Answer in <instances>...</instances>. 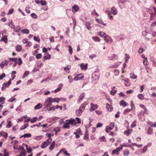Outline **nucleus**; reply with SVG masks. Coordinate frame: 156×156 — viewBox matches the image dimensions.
<instances>
[{
	"mask_svg": "<svg viewBox=\"0 0 156 156\" xmlns=\"http://www.w3.org/2000/svg\"><path fill=\"white\" fill-rule=\"evenodd\" d=\"M152 8L154 10V13L152 12L151 14V16L150 17V20L151 21H153L155 20L153 19V17L154 16H156V7L154 6H153Z\"/></svg>",
	"mask_w": 156,
	"mask_h": 156,
	"instance_id": "f257e3e1",
	"label": "nucleus"
},
{
	"mask_svg": "<svg viewBox=\"0 0 156 156\" xmlns=\"http://www.w3.org/2000/svg\"><path fill=\"white\" fill-rule=\"evenodd\" d=\"M66 123L68 125H69V124H71V125H76V122L74 119H70L69 120H67L66 121Z\"/></svg>",
	"mask_w": 156,
	"mask_h": 156,
	"instance_id": "f03ea898",
	"label": "nucleus"
},
{
	"mask_svg": "<svg viewBox=\"0 0 156 156\" xmlns=\"http://www.w3.org/2000/svg\"><path fill=\"white\" fill-rule=\"evenodd\" d=\"M66 123L68 125H69V124H71V125H76V122L74 119H70L69 120H67L66 121Z\"/></svg>",
	"mask_w": 156,
	"mask_h": 156,
	"instance_id": "7ed1b4c3",
	"label": "nucleus"
},
{
	"mask_svg": "<svg viewBox=\"0 0 156 156\" xmlns=\"http://www.w3.org/2000/svg\"><path fill=\"white\" fill-rule=\"evenodd\" d=\"M60 101V99L59 98H52L51 97H50L48 98V101H51L52 102H56L57 103H58L59 101Z\"/></svg>",
	"mask_w": 156,
	"mask_h": 156,
	"instance_id": "20e7f679",
	"label": "nucleus"
},
{
	"mask_svg": "<svg viewBox=\"0 0 156 156\" xmlns=\"http://www.w3.org/2000/svg\"><path fill=\"white\" fill-rule=\"evenodd\" d=\"M91 108L90 109V112L95 110L98 108V106L97 104H93V103L90 104Z\"/></svg>",
	"mask_w": 156,
	"mask_h": 156,
	"instance_id": "39448f33",
	"label": "nucleus"
},
{
	"mask_svg": "<svg viewBox=\"0 0 156 156\" xmlns=\"http://www.w3.org/2000/svg\"><path fill=\"white\" fill-rule=\"evenodd\" d=\"M111 13L113 14L114 15L117 14V9L114 7L113 6L111 8Z\"/></svg>",
	"mask_w": 156,
	"mask_h": 156,
	"instance_id": "423d86ee",
	"label": "nucleus"
},
{
	"mask_svg": "<svg viewBox=\"0 0 156 156\" xmlns=\"http://www.w3.org/2000/svg\"><path fill=\"white\" fill-rule=\"evenodd\" d=\"M8 64V62L7 61L5 60L2 62L0 64V67L1 69L3 68L5 66H7Z\"/></svg>",
	"mask_w": 156,
	"mask_h": 156,
	"instance_id": "0eeeda50",
	"label": "nucleus"
},
{
	"mask_svg": "<svg viewBox=\"0 0 156 156\" xmlns=\"http://www.w3.org/2000/svg\"><path fill=\"white\" fill-rule=\"evenodd\" d=\"M147 133L148 134H151L153 133V129L151 126L149 127L147 130Z\"/></svg>",
	"mask_w": 156,
	"mask_h": 156,
	"instance_id": "6e6552de",
	"label": "nucleus"
},
{
	"mask_svg": "<svg viewBox=\"0 0 156 156\" xmlns=\"http://www.w3.org/2000/svg\"><path fill=\"white\" fill-rule=\"evenodd\" d=\"M87 64L85 65L84 63H82L81 64L80 66L81 69L82 70H86L87 69Z\"/></svg>",
	"mask_w": 156,
	"mask_h": 156,
	"instance_id": "1a4fd4ad",
	"label": "nucleus"
},
{
	"mask_svg": "<svg viewBox=\"0 0 156 156\" xmlns=\"http://www.w3.org/2000/svg\"><path fill=\"white\" fill-rule=\"evenodd\" d=\"M8 134L4 131H1L0 132V137L2 136L6 138L8 137Z\"/></svg>",
	"mask_w": 156,
	"mask_h": 156,
	"instance_id": "9d476101",
	"label": "nucleus"
},
{
	"mask_svg": "<svg viewBox=\"0 0 156 156\" xmlns=\"http://www.w3.org/2000/svg\"><path fill=\"white\" fill-rule=\"evenodd\" d=\"M144 113H145L144 112H140L138 114V117L140 118V119L142 121H143V119H142V118L141 116H143L144 117ZM143 120H144V119H143Z\"/></svg>",
	"mask_w": 156,
	"mask_h": 156,
	"instance_id": "9b49d317",
	"label": "nucleus"
},
{
	"mask_svg": "<svg viewBox=\"0 0 156 156\" xmlns=\"http://www.w3.org/2000/svg\"><path fill=\"white\" fill-rule=\"evenodd\" d=\"M79 6L77 5H74L72 7V10L73 12H76L79 10Z\"/></svg>",
	"mask_w": 156,
	"mask_h": 156,
	"instance_id": "f8f14e48",
	"label": "nucleus"
},
{
	"mask_svg": "<svg viewBox=\"0 0 156 156\" xmlns=\"http://www.w3.org/2000/svg\"><path fill=\"white\" fill-rule=\"evenodd\" d=\"M51 55L48 53H47L44 54L43 57L44 60L49 59L50 58Z\"/></svg>",
	"mask_w": 156,
	"mask_h": 156,
	"instance_id": "ddd939ff",
	"label": "nucleus"
},
{
	"mask_svg": "<svg viewBox=\"0 0 156 156\" xmlns=\"http://www.w3.org/2000/svg\"><path fill=\"white\" fill-rule=\"evenodd\" d=\"M132 131L133 130L132 129H128L125 131L124 132V133L128 136L132 133Z\"/></svg>",
	"mask_w": 156,
	"mask_h": 156,
	"instance_id": "4468645a",
	"label": "nucleus"
},
{
	"mask_svg": "<svg viewBox=\"0 0 156 156\" xmlns=\"http://www.w3.org/2000/svg\"><path fill=\"white\" fill-rule=\"evenodd\" d=\"M48 98L46 100V102H45V103L46 104V107H50L52 105V102L51 101H48Z\"/></svg>",
	"mask_w": 156,
	"mask_h": 156,
	"instance_id": "2eb2a0df",
	"label": "nucleus"
},
{
	"mask_svg": "<svg viewBox=\"0 0 156 156\" xmlns=\"http://www.w3.org/2000/svg\"><path fill=\"white\" fill-rule=\"evenodd\" d=\"M84 97V93H82L79 96V99L78 101V102H80L81 101H82Z\"/></svg>",
	"mask_w": 156,
	"mask_h": 156,
	"instance_id": "dca6fc26",
	"label": "nucleus"
},
{
	"mask_svg": "<svg viewBox=\"0 0 156 156\" xmlns=\"http://www.w3.org/2000/svg\"><path fill=\"white\" fill-rule=\"evenodd\" d=\"M22 48V46L20 45H17L16 47V49L18 52L20 51Z\"/></svg>",
	"mask_w": 156,
	"mask_h": 156,
	"instance_id": "f3484780",
	"label": "nucleus"
},
{
	"mask_svg": "<svg viewBox=\"0 0 156 156\" xmlns=\"http://www.w3.org/2000/svg\"><path fill=\"white\" fill-rule=\"evenodd\" d=\"M112 106L109 105L108 103L106 104V109L107 110L109 111H111L112 109Z\"/></svg>",
	"mask_w": 156,
	"mask_h": 156,
	"instance_id": "a211bd4d",
	"label": "nucleus"
},
{
	"mask_svg": "<svg viewBox=\"0 0 156 156\" xmlns=\"http://www.w3.org/2000/svg\"><path fill=\"white\" fill-rule=\"evenodd\" d=\"M63 86V84L62 83H60L59 85V87L57 89L54 90L55 93H56L58 91H59L61 89L62 87Z\"/></svg>",
	"mask_w": 156,
	"mask_h": 156,
	"instance_id": "6ab92c4d",
	"label": "nucleus"
},
{
	"mask_svg": "<svg viewBox=\"0 0 156 156\" xmlns=\"http://www.w3.org/2000/svg\"><path fill=\"white\" fill-rule=\"evenodd\" d=\"M86 26L87 28V29L89 30H90L91 29V27L90 26V24L89 22L87 21L86 22V23H85Z\"/></svg>",
	"mask_w": 156,
	"mask_h": 156,
	"instance_id": "aec40b11",
	"label": "nucleus"
},
{
	"mask_svg": "<svg viewBox=\"0 0 156 156\" xmlns=\"http://www.w3.org/2000/svg\"><path fill=\"white\" fill-rule=\"evenodd\" d=\"M105 12L108 15V16H109V19L111 20H112L113 19V16L111 15V13L110 11H105Z\"/></svg>",
	"mask_w": 156,
	"mask_h": 156,
	"instance_id": "412c9836",
	"label": "nucleus"
},
{
	"mask_svg": "<svg viewBox=\"0 0 156 156\" xmlns=\"http://www.w3.org/2000/svg\"><path fill=\"white\" fill-rule=\"evenodd\" d=\"M82 112H83L79 109L76 110V115L78 116H80L81 115Z\"/></svg>",
	"mask_w": 156,
	"mask_h": 156,
	"instance_id": "4be33fe9",
	"label": "nucleus"
},
{
	"mask_svg": "<svg viewBox=\"0 0 156 156\" xmlns=\"http://www.w3.org/2000/svg\"><path fill=\"white\" fill-rule=\"evenodd\" d=\"M85 104L84 103H83L80 105L79 109L83 112L85 109Z\"/></svg>",
	"mask_w": 156,
	"mask_h": 156,
	"instance_id": "5701e85b",
	"label": "nucleus"
},
{
	"mask_svg": "<svg viewBox=\"0 0 156 156\" xmlns=\"http://www.w3.org/2000/svg\"><path fill=\"white\" fill-rule=\"evenodd\" d=\"M120 105L125 107L126 105V103L124 100H121L119 102Z\"/></svg>",
	"mask_w": 156,
	"mask_h": 156,
	"instance_id": "b1692460",
	"label": "nucleus"
},
{
	"mask_svg": "<svg viewBox=\"0 0 156 156\" xmlns=\"http://www.w3.org/2000/svg\"><path fill=\"white\" fill-rule=\"evenodd\" d=\"M48 145H49V144H48L46 142L44 141L42 144L41 147L42 148H44L46 147Z\"/></svg>",
	"mask_w": 156,
	"mask_h": 156,
	"instance_id": "393cba45",
	"label": "nucleus"
},
{
	"mask_svg": "<svg viewBox=\"0 0 156 156\" xmlns=\"http://www.w3.org/2000/svg\"><path fill=\"white\" fill-rule=\"evenodd\" d=\"M42 106V105L40 103H38L37 105H36L34 107L35 109H38L41 108Z\"/></svg>",
	"mask_w": 156,
	"mask_h": 156,
	"instance_id": "a878e982",
	"label": "nucleus"
},
{
	"mask_svg": "<svg viewBox=\"0 0 156 156\" xmlns=\"http://www.w3.org/2000/svg\"><path fill=\"white\" fill-rule=\"evenodd\" d=\"M135 154L138 155H140L142 154L141 152V149H139L136 151L135 152Z\"/></svg>",
	"mask_w": 156,
	"mask_h": 156,
	"instance_id": "bb28decb",
	"label": "nucleus"
},
{
	"mask_svg": "<svg viewBox=\"0 0 156 156\" xmlns=\"http://www.w3.org/2000/svg\"><path fill=\"white\" fill-rule=\"evenodd\" d=\"M139 106L144 109V113H146L147 112V109L145 105L142 104H140Z\"/></svg>",
	"mask_w": 156,
	"mask_h": 156,
	"instance_id": "cd10ccee",
	"label": "nucleus"
},
{
	"mask_svg": "<svg viewBox=\"0 0 156 156\" xmlns=\"http://www.w3.org/2000/svg\"><path fill=\"white\" fill-rule=\"evenodd\" d=\"M21 32L23 33L28 34L29 33V30L27 29H24L22 30Z\"/></svg>",
	"mask_w": 156,
	"mask_h": 156,
	"instance_id": "c85d7f7f",
	"label": "nucleus"
},
{
	"mask_svg": "<svg viewBox=\"0 0 156 156\" xmlns=\"http://www.w3.org/2000/svg\"><path fill=\"white\" fill-rule=\"evenodd\" d=\"M147 146H145L143 148V149H141V152L142 154L145 153L147 151Z\"/></svg>",
	"mask_w": 156,
	"mask_h": 156,
	"instance_id": "c756f323",
	"label": "nucleus"
},
{
	"mask_svg": "<svg viewBox=\"0 0 156 156\" xmlns=\"http://www.w3.org/2000/svg\"><path fill=\"white\" fill-rule=\"evenodd\" d=\"M109 127L110 130H112L113 129L115 126V123L113 122H111L109 125Z\"/></svg>",
	"mask_w": 156,
	"mask_h": 156,
	"instance_id": "7c9ffc66",
	"label": "nucleus"
},
{
	"mask_svg": "<svg viewBox=\"0 0 156 156\" xmlns=\"http://www.w3.org/2000/svg\"><path fill=\"white\" fill-rule=\"evenodd\" d=\"M96 20L98 23L101 24L103 25L104 26H106V24L105 23H104L103 22L102 20H98V19H96Z\"/></svg>",
	"mask_w": 156,
	"mask_h": 156,
	"instance_id": "2f4dec72",
	"label": "nucleus"
},
{
	"mask_svg": "<svg viewBox=\"0 0 156 156\" xmlns=\"http://www.w3.org/2000/svg\"><path fill=\"white\" fill-rule=\"evenodd\" d=\"M8 87L9 86H8L7 83H4L3 84L2 87L1 89L2 90H5V88Z\"/></svg>",
	"mask_w": 156,
	"mask_h": 156,
	"instance_id": "473e14b6",
	"label": "nucleus"
},
{
	"mask_svg": "<svg viewBox=\"0 0 156 156\" xmlns=\"http://www.w3.org/2000/svg\"><path fill=\"white\" fill-rule=\"evenodd\" d=\"M55 141H53L51 143L50 146L49 148L51 150H52L54 147L55 145Z\"/></svg>",
	"mask_w": 156,
	"mask_h": 156,
	"instance_id": "72a5a7b5",
	"label": "nucleus"
},
{
	"mask_svg": "<svg viewBox=\"0 0 156 156\" xmlns=\"http://www.w3.org/2000/svg\"><path fill=\"white\" fill-rule=\"evenodd\" d=\"M130 77L133 79H136L137 76L134 73H131L130 74Z\"/></svg>",
	"mask_w": 156,
	"mask_h": 156,
	"instance_id": "f704fd0d",
	"label": "nucleus"
},
{
	"mask_svg": "<svg viewBox=\"0 0 156 156\" xmlns=\"http://www.w3.org/2000/svg\"><path fill=\"white\" fill-rule=\"evenodd\" d=\"M93 39L95 41L99 42L100 41V39L98 37H93Z\"/></svg>",
	"mask_w": 156,
	"mask_h": 156,
	"instance_id": "c9c22d12",
	"label": "nucleus"
},
{
	"mask_svg": "<svg viewBox=\"0 0 156 156\" xmlns=\"http://www.w3.org/2000/svg\"><path fill=\"white\" fill-rule=\"evenodd\" d=\"M84 76H82L80 77L79 76H76L74 78V80L75 81H77L79 80H81L83 78Z\"/></svg>",
	"mask_w": 156,
	"mask_h": 156,
	"instance_id": "e433bc0d",
	"label": "nucleus"
},
{
	"mask_svg": "<svg viewBox=\"0 0 156 156\" xmlns=\"http://www.w3.org/2000/svg\"><path fill=\"white\" fill-rule=\"evenodd\" d=\"M104 40L106 41V42H108L110 41L111 39V38L109 37L106 36L104 37Z\"/></svg>",
	"mask_w": 156,
	"mask_h": 156,
	"instance_id": "4c0bfd02",
	"label": "nucleus"
},
{
	"mask_svg": "<svg viewBox=\"0 0 156 156\" xmlns=\"http://www.w3.org/2000/svg\"><path fill=\"white\" fill-rule=\"evenodd\" d=\"M143 63L144 65H147L148 64V62L147 58H144L143 60Z\"/></svg>",
	"mask_w": 156,
	"mask_h": 156,
	"instance_id": "58836bf2",
	"label": "nucleus"
},
{
	"mask_svg": "<svg viewBox=\"0 0 156 156\" xmlns=\"http://www.w3.org/2000/svg\"><path fill=\"white\" fill-rule=\"evenodd\" d=\"M99 35L101 37H104V38L106 36L105 34L103 32H100L99 33Z\"/></svg>",
	"mask_w": 156,
	"mask_h": 156,
	"instance_id": "ea45409f",
	"label": "nucleus"
},
{
	"mask_svg": "<svg viewBox=\"0 0 156 156\" xmlns=\"http://www.w3.org/2000/svg\"><path fill=\"white\" fill-rule=\"evenodd\" d=\"M138 98L142 100L144 99V96L142 94H140L137 96Z\"/></svg>",
	"mask_w": 156,
	"mask_h": 156,
	"instance_id": "a19ab883",
	"label": "nucleus"
},
{
	"mask_svg": "<svg viewBox=\"0 0 156 156\" xmlns=\"http://www.w3.org/2000/svg\"><path fill=\"white\" fill-rule=\"evenodd\" d=\"M12 126V124L11 121H9L7 124L6 126V127L7 128H9L11 127Z\"/></svg>",
	"mask_w": 156,
	"mask_h": 156,
	"instance_id": "79ce46f5",
	"label": "nucleus"
},
{
	"mask_svg": "<svg viewBox=\"0 0 156 156\" xmlns=\"http://www.w3.org/2000/svg\"><path fill=\"white\" fill-rule=\"evenodd\" d=\"M136 120H135L133 122H132V124L131 125V127L132 128H134L136 127Z\"/></svg>",
	"mask_w": 156,
	"mask_h": 156,
	"instance_id": "37998d69",
	"label": "nucleus"
},
{
	"mask_svg": "<svg viewBox=\"0 0 156 156\" xmlns=\"http://www.w3.org/2000/svg\"><path fill=\"white\" fill-rule=\"evenodd\" d=\"M29 73V71H26L25 73H24V75H23V76H22V78H25L26 76H27L28 75Z\"/></svg>",
	"mask_w": 156,
	"mask_h": 156,
	"instance_id": "c03bdc74",
	"label": "nucleus"
},
{
	"mask_svg": "<svg viewBox=\"0 0 156 156\" xmlns=\"http://www.w3.org/2000/svg\"><path fill=\"white\" fill-rule=\"evenodd\" d=\"M129 154V152L128 150H125L124 152V155L125 156H128Z\"/></svg>",
	"mask_w": 156,
	"mask_h": 156,
	"instance_id": "a18cd8bd",
	"label": "nucleus"
},
{
	"mask_svg": "<svg viewBox=\"0 0 156 156\" xmlns=\"http://www.w3.org/2000/svg\"><path fill=\"white\" fill-rule=\"evenodd\" d=\"M37 119V118L36 117H34L32 119L30 120V122L32 123H34L36 122Z\"/></svg>",
	"mask_w": 156,
	"mask_h": 156,
	"instance_id": "49530a36",
	"label": "nucleus"
},
{
	"mask_svg": "<svg viewBox=\"0 0 156 156\" xmlns=\"http://www.w3.org/2000/svg\"><path fill=\"white\" fill-rule=\"evenodd\" d=\"M30 16L32 18L35 19H37V16L36 15V14L34 13H32L31 14Z\"/></svg>",
	"mask_w": 156,
	"mask_h": 156,
	"instance_id": "de8ad7c7",
	"label": "nucleus"
},
{
	"mask_svg": "<svg viewBox=\"0 0 156 156\" xmlns=\"http://www.w3.org/2000/svg\"><path fill=\"white\" fill-rule=\"evenodd\" d=\"M40 2L42 5H45L47 3L46 2L45 0H41Z\"/></svg>",
	"mask_w": 156,
	"mask_h": 156,
	"instance_id": "09e8293b",
	"label": "nucleus"
},
{
	"mask_svg": "<svg viewBox=\"0 0 156 156\" xmlns=\"http://www.w3.org/2000/svg\"><path fill=\"white\" fill-rule=\"evenodd\" d=\"M119 73V71L118 69H115L114 71V73L115 76H117Z\"/></svg>",
	"mask_w": 156,
	"mask_h": 156,
	"instance_id": "8fccbe9b",
	"label": "nucleus"
},
{
	"mask_svg": "<svg viewBox=\"0 0 156 156\" xmlns=\"http://www.w3.org/2000/svg\"><path fill=\"white\" fill-rule=\"evenodd\" d=\"M34 39L36 41H37L39 43L40 42V39L38 37H36V36H34Z\"/></svg>",
	"mask_w": 156,
	"mask_h": 156,
	"instance_id": "3c124183",
	"label": "nucleus"
},
{
	"mask_svg": "<svg viewBox=\"0 0 156 156\" xmlns=\"http://www.w3.org/2000/svg\"><path fill=\"white\" fill-rule=\"evenodd\" d=\"M20 154L21 155V156H22L23 155H25V150H22L21 151H20Z\"/></svg>",
	"mask_w": 156,
	"mask_h": 156,
	"instance_id": "603ef678",
	"label": "nucleus"
},
{
	"mask_svg": "<svg viewBox=\"0 0 156 156\" xmlns=\"http://www.w3.org/2000/svg\"><path fill=\"white\" fill-rule=\"evenodd\" d=\"M116 90L115 89H112L111 91V94L112 95H114L116 93Z\"/></svg>",
	"mask_w": 156,
	"mask_h": 156,
	"instance_id": "864d4df0",
	"label": "nucleus"
},
{
	"mask_svg": "<svg viewBox=\"0 0 156 156\" xmlns=\"http://www.w3.org/2000/svg\"><path fill=\"white\" fill-rule=\"evenodd\" d=\"M9 26L12 29L15 28V26L12 21L9 24Z\"/></svg>",
	"mask_w": 156,
	"mask_h": 156,
	"instance_id": "5fc2aeb1",
	"label": "nucleus"
},
{
	"mask_svg": "<svg viewBox=\"0 0 156 156\" xmlns=\"http://www.w3.org/2000/svg\"><path fill=\"white\" fill-rule=\"evenodd\" d=\"M52 140V139L51 138H49L46 141V142L48 144H49V145H50V143L51 142Z\"/></svg>",
	"mask_w": 156,
	"mask_h": 156,
	"instance_id": "6e6d98bb",
	"label": "nucleus"
},
{
	"mask_svg": "<svg viewBox=\"0 0 156 156\" xmlns=\"http://www.w3.org/2000/svg\"><path fill=\"white\" fill-rule=\"evenodd\" d=\"M9 59L10 60H12L13 61L15 62H17V61L18 60V59L17 58H10Z\"/></svg>",
	"mask_w": 156,
	"mask_h": 156,
	"instance_id": "4d7b16f0",
	"label": "nucleus"
},
{
	"mask_svg": "<svg viewBox=\"0 0 156 156\" xmlns=\"http://www.w3.org/2000/svg\"><path fill=\"white\" fill-rule=\"evenodd\" d=\"M42 57V55L41 54H38L36 55V58L37 59L41 58Z\"/></svg>",
	"mask_w": 156,
	"mask_h": 156,
	"instance_id": "13d9d810",
	"label": "nucleus"
},
{
	"mask_svg": "<svg viewBox=\"0 0 156 156\" xmlns=\"http://www.w3.org/2000/svg\"><path fill=\"white\" fill-rule=\"evenodd\" d=\"M131 109H126L125 110H124L123 112V113L125 114H126L127 113L129 112L131 110Z\"/></svg>",
	"mask_w": 156,
	"mask_h": 156,
	"instance_id": "bf43d9fd",
	"label": "nucleus"
},
{
	"mask_svg": "<svg viewBox=\"0 0 156 156\" xmlns=\"http://www.w3.org/2000/svg\"><path fill=\"white\" fill-rule=\"evenodd\" d=\"M69 48V52L70 55H71L73 53L72 49L70 45L68 46Z\"/></svg>",
	"mask_w": 156,
	"mask_h": 156,
	"instance_id": "052dcab7",
	"label": "nucleus"
},
{
	"mask_svg": "<svg viewBox=\"0 0 156 156\" xmlns=\"http://www.w3.org/2000/svg\"><path fill=\"white\" fill-rule=\"evenodd\" d=\"M133 144L137 147L138 148L141 147L143 146V145L142 144H138L136 143H133Z\"/></svg>",
	"mask_w": 156,
	"mask_h": 156,
	"instance_id": "680f3d73",
	"label": "nucleus"
},
{
	"mask_svg": "<svg viewBox=\"0 0 156 156\" xmlns=\"http://www.w3.org/2000/svg\"><path fill=\"white\" fill-rule=\"evenodd\" d=\"M100 140L101 141H105V138L104 136L101 137L100 138Z\"/></svg>",
	"mask_w": 156,
	"mask_h": 156,
	"instance_id": "e2e57ef3",
	"label": "nucleus"
},
{
	"mask_svg": "<svg viewBox=\"0 0 156 156\" xmlns=\"http://www.w3.org/2000/svg\"><path fill=\"white\" fill-rule=\"evenodd\" d=\"M26 44H27L26 45V47H30V46H31L32 45V43L31 42L29 41H28Z\"/></svg>",
	"mask_w": 156,
	"mask_h": 156,
	"instance_id": "0e129e2a",
	"label": "nucleus"
},
{
	"mask_svg": "<svg viewBox=\"0 0 156 156\" xmlns=\"http://www.w3.org/2000/svg\"><path fill=\"white\" fill-rule=\"evenodd\" d=\"M145 68L146 69L147 73H149L151 70V69L147 66H146Z\"/></svg>",
	"mask_w": 156,
	"mask_h": 156,
	"instance_id": "69168bd1",
	"label": "nucleus"
},
{
	"mask_svg": "<svg viewBox=\"0 0 156 156\" xmlns=\"http://www.w3.org/2000/svg\"><path fill=\"white\" fill-rule=\"evenodd\" d=\"M14 9H11L9 10L7 14L8 15H9L12 14L14 12Z\"/></svg>",
	"mask_w": 156,
	"mask_h": 156,
	"instance_id": "338daca9",
	"label": "nucleus"
},
{
	"mask_svg": "<svg viewBox=\"0 0 156 156\" xmlns=\"http://www.w3.org/2000/svg\"><path fill=\"white\" fill-rule=\"evenodd\" d=\"M68 78L69 80V83H71L73 81V79H72V77L70 76H69L68 77Z\"/></svg>",
	"mask_w": 156,
	"mask_h": 156,
	"instance_id": "774afa93",
	"label": "nucleus"
}]
</instances>
